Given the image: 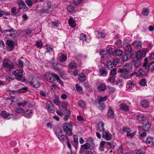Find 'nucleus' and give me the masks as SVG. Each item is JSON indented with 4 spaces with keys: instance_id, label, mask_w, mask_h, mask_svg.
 Masks as SVG:
<instances>
[{
    "instance_id": "f257e3e1",
    "label": "nucleus",
    "mask_w": 154,
    "mask_h": 154,
    "mask_svg": "<svg viewBox=\"0 0 154 154\" xmlns=\"http://www.w3.org/2000/svg\"><path fill=\"white\" fill-rule=\"evenodd\" d=\"M44 78L46 81L51 83H53L55 79H56L61 85H63V82L60 80L58 75L54 73L49 72L45 73Z\"/></svg>"
},
{
    "instance_id": "f03ea898",
    "label": "nucleus",
    "mask_w": 154,
    "mask_h": 154,
    "mask_svg": "<svg viewBox=\"0 0 154 154\" xmlns=\"http://www.w3.org/2000/svg\"><path fill=\"white\" fill-rule=\"evenodd\" d=\"M56 134L58 139L62 141V142H63L66 139L67 140L66 143L68 148L69 149H71V146L69 141L68 138L66 135H64L63 134V131L61 129H57L56 131Z\"/></svg>"
},
{
    "instance_id": "7ed1b4c3",
    "label": "nucleus",
    "mask_w": 154,
    "mask_h": 154,
    "mask_svg": "<svg viewBox=\"0 0 154 154\" xmlns=\"http://www.w3.org/2000/svg\"><path fill=\"white\" fill-rule=\"evenodd\" d=\"M73 127L72 123L67 122L64 123L63 125V131L69 136L72 134V130Z\"/></svg>"
},
{
    "instance_id": "20e7f679",
    "label": "nucleus",
    "mask_w": 154,
    "mask_h": 154,
    "mask_svg": "<svg viewBox=\"0 0 154 154\" xmlns=\"http://www.w3.org/2000/svg\"><path fill=\"white\" fill-rule=\"evenodd\" d=\"M3 66L9 71L14 69L13 63L10 60L4 59L2 64Z\"/></svg>"
},
{
    "instance_id": "39448f33",
    "label": "nucleus",
    "mask_w": 154,
    "mask_h": 154,
    "mask_svg": "<svg viewBox=\"0 0 154 154\" xmlns=\"http://www.w3.org/2000/svg\"><path fill=\"white\" fill-rule=\"evenodd\" d=\"M23 69H21L17 70L14 73V75L16 79L22 82H24L25 80V79H23Z\"/></svg>"
},
{
    "instance_id": "423d86ee",
    "label": "nucleus",
    "mask_w": 154,
    "mask_h": 154,
    "mask_svg": "<svg viewBox=\"0 0 154 154\" xmlns=\"http://www.w3.org/2000/svg\"><path fill=\"white\" fill-rule=\"evenodd\" d=\"M3 32L6 36H10L12 37H16L17 35V32L15 31H14L12 28L10 29L4 30Z\"/></svg>"
},
{
    "instance_id": "0eeeda50",
    "label": "nucleus",
    "mask_w": 154,
    "mask_h": 154,
    "mask_svg": "<svg viewBox=\"0 0 154 154\" xmlns=\"http://www.w3.org/2000/svg\"><path fill=\"white\" fill-rule=\"evenodd\" d=\"M32 77V80L29 83L30 85L35 88L39 87L40 84L38 80L36 78L33 77Z\"/></svg>"
},
{
    "instance_id": "6e6552de",
    "label": "nucleus",
    "mask_w": 154,
    "mask_h": 154,
    "mask_svg": "<svg viewBox=\"0 0 154 154\" xmlns=\"http://www.w3.org/2000/svg\"><path fill=\"white\" fill-rule=\"evenodd\" d=\"M151 126V123L147 120L143 123V129L144 131H149Z\"/></svg>"
},
{
    "instance_id": "1a4fd4ad",
    "label": "nucleus",
    "mask_w": 154,
    "mask_h": 154,
    "mask_svg": "<svg viewBox=\"0 0 154 154\" xmlns=\"http://www.w3.org/2000/svg\"><path fill=\"white\" fill-rule=\"evenodd\" d=\"M46 105L47 109L49 111L52 113H53L55 112L54 105L51 101H48L46 103Z\"/></svg>"
},
{
    "instance_id": "9d476101",
    "label": "nucleus",
    "mask_w": 154,
    "mask_h": 154,
    "mask_svg": "<svg viewBox=\"0 0 154 154\" xmlns=\"http://www.w3.org/2000/svg\"><path fill=\"white\" fill-rule=\"evenodd\" d=\"M145 143L149 146L154 147V141L152 137H148L146 140Z\"/></svg>"
},
{
    "instance_id": "9b49d317",
    "label": "nucleus",
    "mask_w": 154,
    "mask_h": 154,
    "mask_svg": "<svg viewBox=\"0 0 154 154\" xmlns=\"http://www.w3.org/2000/svg\"><path fill=\"white\" fill-rule=\"evenodd\" d=\"M136 119L139 122H145L147 120L146 116L143 114L137 115L136 116Z\"/></svg>"
},
{
    "instance_id": "f8f14e48",
    "label": "nucleus",
    "mask_w": 154,
    "mask_h": 154,
    "mask_svg": "<svg viewBox=\"0 0 154 154\" xmlns=\"http://www.w3.org/2000/svg\"><path fill=\"white\" fill-rule=\"evenodd\" d=\"M97 131L100 132H104L105 129L104 128V124L102 122H100L97 125L96 128Z\"/></svg>"
},
{
    "instance_id": "ddd939ff",
    "label": "nucleus",
    "mask_w": 154,
    "mask_h": 154,
    "mask_svg": "<svg viewBox=\"0 0 154 154\" xmlns=\"http://www.w3.org/2000/svg\"><path fill=\"white\" fill-rule=\"evenodd\" d=\"M106 88V86L105 83H101L97 86V89L100 92L104 91Z\"/></svg>"
},
{
    "instance_id": "4468645a",
    "label": "nucleus",
    "mask_w": 154,
    "mask_h": 154,
    "mask_svg": "<svg viewBox=\"0 0 154 154\" xmlns=\"http://www.w3.org/2000/svg\"><path fill=\"white\" fill-rule=\"evenodd\" d=\"M150 69V70L153 72H154V62H151L149 63L147 65V67H145V69L146 71H148Z\"/></svg>"
},
{
    "instance_id": "2eb2a0df",
    "label": "nucleus",
    "mask_w": 154,
    "mask_h": 154,
    "mask_svg": "<svg viewBox=\"0 0 154 154\" xmlns=\"http://www.w3.org/2000/svg\"><path fill=\"white\" fill-rule=\"evenodd\" d=\"M100 54L101 55V57L104 59H107L109 56V53L106 51H100Z\"/></svg>"
},
{
    "instance_id": "dca6fc26",
    "label": "nucleus",
    "mask_w": 154,
    "mask_h": 154,
    "mask_svg": "<svg viewBox=\"0 0 154 154\" xmlns=\"http://www.w3.org/2000/svg\"><path fill=\"white\" fill-rule=\"evenodd\" d=\"M87 142L90 144H91V148H90L91 150L92 148L94 149L95 146L94 143V140L93 138L92 137H89L87 140Z\"/></svg>"
},
{
    "instance_id": "f3484780",
    "label": "nucleus",
    "mask_w": 154,
    "mask_h": 154,
    "mask_svg": "<svg viewBox=\"0 0 154 154\" xmlns=\"http://www.w3.org/2000/svg\"><path fill=\"white\" fill-rule=\"evenodd\" d=\"M103 138H104L106 140H110L112 139V136L111 134L109 133H108L107 132L103 133V135L102 136Z\"/></svg>"
},
{
    "instance_id": "a211bd4d",
    "label": "nucleus",
    "mask_w": 154,
    "mask_h": 154,
    "mask_svg": "<svg viewBox=\"0 0 154 154\" xmlns=\"http://www.w3.org/2000/svg\"><path fill=\"white\" fill-rule=\"evenodd\" d=\"M95 104L100 109H103L105 107V105L104 102H99L95 101Z\"/></svg>"
},
{
    "instance_id": "6ab92c4d",
    "label": "nucleus",
    "mask_w": 154,
    "mask_h": 154,
    "mask_svg": "<svg viewBox=\"0 0 154 154\" xmlns=\"http://www.w3.org/2000/svg\"><path fill=\"white\" fill-rule=\"evenodd\" d=\"M120 110L124 111H128L129 110L128 107L125 103H122L119 105Z\"/></svg>"
},
{
    "instance_id": "aec40b11",
    "label": "nucleus",
    "mask_w": 154,
    "mask_h": 154,
    "mask_svg": "<svg viewBox=\"0 0 154 154\" xmlns=\"http://www.w3.org/2000/svg\"><path fill=\"white\" fill-rule=\"evenodd\" d=\"M7 44L10 48V51H12L14 48V44L13 42L11 40H8L7 41Z\"/></svg>"
},
{
    "instance_id": "412c9836",
    "label": "nucleus",
    "mask_w": 154,
    "mask_h": 154,
    "mask_svg": "<svg viewBox=\"0 0 154 154\" xmlns=\"http://www.w3.org/2000/svg\"><path fill=\"white\" fill-rule=\"evenodd\" d=\"M132 67V65L130 63H127L124 66L125 69L128 71V73L129 74L131 72Z\"/></svg>"
},
{
    "instance_id": "4be33fe9",
    "label": "nucleus",
    "mask_w": 154,
    "mask_h": 154,
    "mask_svg": "<svg viewBox=\"0 0 154 154\" xmlns=\"http://www.w3.org/2000/svg\"><path fill=\"white\" fill-rule=\"evenodd\" d=\"M108 116L111 119H113L114 118V111L110 107H109V110L108 112Z\"/></svg>"
},
{
    "instance_id": "5701e85b",
    "label": "nucleus",
    "mask_w": 154,
    "mask_h": 154,
    "mask_svg": "<svg viewBox=\"0 0 154 154\" xmlns=\"http://www.w3.org/2000/svg\"><path fill=\"white\" fill-rule=\"evenodd\" d=\"M119 73H121L125 75L126 77H127L129 73H128V71L126 70L125 68H120L118 70Z\"/></svg>"
},
{
    "instance_id": "b1692460",
    "label": "nucleus",
    "mask_w": 154,
    "mask_h": 154,
    "mask_svg": "<svg viewBox=\"0 0 154 154\" xmlns=\"http://www.w3.org/2000/svg\"><path fill=\"white\" fill-rule=\"evenodd\" d=\"M119 73H121L125 75L126 77H127L129 73H128V71L126 70L125 68H120L118 70Z\"/></svg>"
},
{
    "instance_id": "393cba45",
    "label": "nucleus",
    "mask_w": 154,
    "mask_h": 154,
    "mask_svg": "<svg viewBox=\"0 0 154 154\" xmlns=\"http://www.w3.org/2000/svg\"><path fill=\"white\" fill-rule=\"evenodd\" d=\"M107 99V97L106 96H105L104 97H102L101 96H99L98 97V98L97 100V102H103L104 101H106Z\"/></svg>"
},
{
    "instance_id": "a878e982",
    "label": "nucleus",
    "mask_w": 154,
    "mask_h": 154,
    "mask_svg": "<svg viewBox=\"0 0 154 154\" xmlns=\"http://www.w3.org/2000/svg\"><path fill=\"white\" fill-rule=\"evenodd\" d=\"M75 87L77 92L80 94L83 93V89L81 87L77 84H76Z\"/></svg>"
},
{
    "instance_id": "bb28decb",
    "label": "nucleus",
    "mask_w": 154,
    "mask_h": 154,
    "mask_svg": "<svg viewBox=\"0 0 154 154\" xmlns=\"http://www.w3.org/2000/svg\"><path fill=\"white\" fill-rule=\"evenodd\" d=\"M141 105L143 107L146 108L149 106V102L147 100H144L141 102Z\"/></svg>"
},
{
    "instance_id": "cd10ccee",
    "label": "nucleus",
    "mask_w": 154,
    "mask_h": 154,
    "mask_svg": "<svg viewBox=\"0 0 154 154\" xmlns=\"http://www.w3.org/2000/svg\"><path fill=\"white\" fill-rule=\"evenodd\" d=\"M66 111V112H65L64 114L65 116L64 117L63 119L64 120L66 121L68 120V119L70 117V112L69 110V109H67V111Z\"/></svg>"
},
{
    "instance_id": "c85d7f7f",
    "label": "nucleus",
    "mask_w": 154,
    "mask_h": 154,
    "mask_svg": "<svg viewBox=\"0 0 154 154\" xmlns=\"http://www.w3.org/2000/svg\"><path fill=\"white\" fill-rule=\"evenodd\" d=\"M126 54H130L131 52L132 49L131 46L129 45H128L125 47V49Z\"/></svg>"
},
{
    "instance_id": "c756f323",
    "label": "nucleus",
    "mask_w": 154,
    "mask_h": 154,
    "mask_svg": "<svg viewBox=\"0 0 154 154\" xmlns=\"http://www.w3.org/2000/svg\"><path fill=\"white\" fill-rule=\"evenodd\" d=\"M69 25L72 27H74L76 26L74 20L72 18H70L68 20Z\"/></svg>"
},
{
    "instance_id": "7c9ffc66",
    "label": "nucleus",
    "mask_w": 154,
    "mask_h": 154,
    "mask_svg": "<svg viewBox=\"0 0 154 154\" xmlns=\"http://www.w3.org/2000/svg\"><path fill=\"white\" fill-rule=\"evenodd\" d=\"M78 80L80 82H84L85 80V74L83 73L80 74Z\"/></svg>"
},
{
    "instance_id": "2f4dec72",
    "label": "nucleus",
    "mask_w": 154,
    "mask_h": 154,
    "mask_svg": "<svg viewBox=\"0 0 154 154\" xmlns=\"http://www.w3.org/2000/svg\"><path fill=\"white\" fill-rule=\"evenodd\" d=\"M100 72L102 75L105 76L107 74V72L105 67H102L100 69Z\"/></svg>"
},
{
    "instance_id": "473e14b6",
    "label": "nucleus",
    "mask_w": 154,
    "mask_h": 154,
    "mask_svg": "<svg viewBox=\"0 0 154 154\" xmlns=\"http://www.w3.org/2000/svg\"><path fill=\"white\" fill-rule=\"evenodd\" d=\"M131 131V130L130 128L128 127H124L122 130L120 131V133L121 134H123L125 132H127V133H129Z\"/></svg>"
},
{
    "instance_id": "72a5a7b5",
    "label": "nucleus",
    "mask_w": 154,
    "mask_h": 154,
    "mask_svg": "<svg viewBox=\"0 0 154 154\" xmlns=\"http://www.w3.org/2000/svg\"><path fill=\"white\" fill-rule=\"evenodd\" d=\"M133 62L134 64V66L135 67H137L141 65V60H133Z\"/></svg>"
},
{
    "instance_id": "f704fd0d",
    "label": "nucleus",
    "mask_w": 154,
    "mask_h": 154,
    "mask_svg": "<svg viewBox=\"0 0 154 154\" xmlns=\"http://www.w3.org/2000/svg\"><path fill=\"white\" fill-rule=\"evenodd\" d=\"M134 86L133 81L132 80H129L128 82L127 85V87L128 88L131 89Z\"/></svg>"
},
{
    "instance_id": "c9c22d12",
    "label": "nucleus",
    "mask_w": 154,
    "mask_h": 154,
    "mask_svg": "<svg viewBox=\"0 0 154 154\" xmlns=\"http://www.w3.org/2000/svg\"><path fill=\"white\" fill-rule=\"evenodd\" d=\"M86 103L83 100H80L78 103V105L79 106L84 108L86 107Z\"/></svg>"
},
{
    "instance_id": "e433bc0d",
    "label": "nucleus",
    "mask_w": 154,
    "mask_h": 154,
    "mask_svg": "<svg viewBox=\"0 0 154 154\" xmlns=\"http://www.w3.org/2000/svg\"><path fill=\"white\" fill-rule=\"evenodd\" d=\"M67 103L65 101L63 102L62 103V105L60 107V109H65V111H67Z\"/></svg>"
},
{
    "instance_id": "4c0bfd02",
    "label": "nucleus",
    "mask_w": 154,
    "mask_h": 154,
    "mask_svg": "<svg viewBox=\"0 0 154 154\" xmlns=\"http://www.w3.org/2000/svg\"><path fill=\"white\" fill-rule=\"evenodd\" d=\"M95 33L97 35V36L99 38H104L105 37V34L103 32H99L97 31L95 32Z\"/></svg>"
},
{
    "instance_id": "58836bf2",
    "label": "nucleus",
    "mask_w": 154,
    "mask_h": 154,
    "mask_svg": "<svg viewBox=\"0 0 154 154\" xmlns=\"http://www.w3.org/2000/svg\"><path fill=\"white\" fill-rule=\"evenodd\" d=\"M24 112V116L29 118L31 117V114L33 113V112L31 110H30V111L27 110Z\"/></svg>"
},
{
    "instance_id": "ea45409f",
    "label": "nucleus",
    "mask_w": 154,
    "mask_h": 154,
    "mask_svg": "<svg viewBox=\"0 0 154 154\" xmlns=\"http://www.w3.org/2000/svg\"><path fill=\"white\" fill-rule=\"evenodd\" d=\"M67 11L69 13H72L75 11L74 7L72 5H69L67 8Z\"/></svg>"
},
{
    "instance_id": "a19ab883",
    "label": "nucleus",
    "mask_w": 154,
    "mask_h": 154,
    "mask_svg": "<svg viewBox=\"0 0 154 154\" xmlns=\"http://www.w3.org/2000/svg\"><path fill=\"white\" fill-rule=\"evenodd\" d=\"M112 65V62L110 60H109L106 63V67L110 69L113 67Z\"/></svg>"
},
{
    "instance_id": "79ce46f5",
    "label": "nucleus",
    "mask_w": 154,
    "mask_h": 154,
    "mask_svg": "<svg viewBox=\"0 0 154 154\" xmlns=\"http://www.w3.org/2000/svg\"><path fill=\"white\" fill-rule=\"evenodd\" d=\"M133 45L137 46L138 49L141 48L142 44L140 42L135 41L133 42Z\"/></svg>"
},
{
    "instance_id": "37998d69",
    "label": "nucleus",
    "mask_w": 154,
    "mask_h": 154,
    "mask_svg": "<svg viewBox=\"0 0 154 154\" xmlns=\"http://www.w3.org/2000/svg\"><path fill=\"white\" fill-rule=\"evenodd\" d=\"M67 58L66 56L64 54H62L59 57V60L61 62H63L66 61Z\"/></svg>"
},
{
    "instance_id": "c03bdc74",
    "label": "nucleus",
    "mask_w": 154,
    "mask_h": 154,
    "mask_svg": "<svg viewBox=\"0 0 154 154\" xmlns=\"http://www.w3.org/2000/svg\"><path fill=\"white\" fill-rule=\"evenodd\" d=\"M123 51L120 49L115 50V53L116 55L118 56H120L122 55L123 53Z\"/></svg>"
},
{
    "instance_id": "a18cd8bd",
    "label": "nucleus",
    "mask_w": 154,
    "mask_h": 154,
    "mask_svg": "<svg viewBox=\"0 0 154 154\" xmlns=\"http://www.w3.org/2000/svg\"><path fill=\"white\" fill-rule=\"evenodd\" d=\"M83 146L84 149H89L91 146V144H90L88 143H86L83 145H81V147Z\"/></svg>"
},
{
    "instance_id": "49530a36",
    "label": "nucleus",
    "mask_w": 154,
    "mask_h": 154,
    "mask_svg": "<svg viewBox=\"0 0 154 154\" xmlns=\"http://www.w3.org/2000/svg\"><path fill=\"white\" fill-rule=\"evenodd\" d=\"M35 45L38 48H41L43 45V43L41 40H38L36 42Z\"/></svg>"
},
{
    "instance_id": "de8ad7c7",
    "label": "nucleus",
    "mask_w": 154,
    "mask_h": 154,
    "mask_svg": "<svg viewBox=\"0 0 154 154\" xmlns=\"http://www.w3.org/2000/svg\"><path fill=\"white\" fill-rule=\"evenodd\" d=\"M10 14V13L8 12H5L3 11L0 10V17H2L3 15H8Z\"/></svg>"
},
{
    "instance_id": "09e8293b",
    "label": "nucleus",
    "mask_w": 154,
    "mask_h": 154,
    "mask_svg": "<svg viewBox=\"0 0 154 154\" xmlns=\"http://www.w3.org/2000/svg\"><path fill=\"white\" fill-rule=\"evenodd\" d=\"M1 115L5 118H7L9 116V113L5 111H3L1 113Z\"/></svg>"
},
{
    "instance_id": "8fccbe9b",
    "label": "nucleus",
    "mask_w": 154,
    "mask_h": 154,
    "mask_svg": "<svg viewBox=\"0 0 154 154\" xmlns=\"http://www.w3.org/2000/svg\"><path fill=\"white\" fill-rule=\"evenodd\" d=\"M69 67L70 69H75L76 68L75 63L74 62H72L69 64Z\"/></svg>"
},
{
    "instance_id": "3c124183",
    "label": "nucleus",
    "mask_w": 154,
    "mask_h": 154,
    "mask_svg": "<svg viewBox=\"0 0 154 154\" xmlns=\"http://www.w3.org/2000/svg\"><path fill=\"white\" fill-rule=\"evenodd\" d=\"M139 83L140 85L144 86L146 85V81L145 79H143L140 80Z\"/></svg>"
},
{
    "instance_id": "603ef678",
    "label": "nucleus",
    "mask_w": 154,
    "mask_h": 154,
    "mask_svg": "<svg viewBox=\"0 0 154 154\" xmlns=\"http://www.w3.org/2000/svg\"><path fill=\"white\" fill-rule=\"evenodd\" d=\"M143 57L142 55L141 54L140 52L138 51L136 54V58L137 60H140Z\"/></svg>"
},
{
    "instance_id": "864d4df0",
    "label": "nucleus",
    "mask_w": 154,
    "mask_h": 154,
    "mask_svg": "<svg viewBox=\"0 0 154 154\" xmlns=\"http://www.w3.org/2000/svg\"><path fill=\"white\" fill-rule=\"evenodd\" d=\"M86 38V35L85 34L82 33L80 35L79 38L80 40H82L83 41L84 40H85Z\"/></svg>"
},
{
    "instance_id": "5fc2aeb1",
    "label": "nucleus",
    "mask_w": 154,
    "mask_h": 154,
    "mask_svg": "<svg viewBox=\"0 0 154 154\" xmlns=\"http://www.w3.org/2000/svg\"><path fill=\"white\" fill-rule=\"evenodd\" d=\"M53 102L55 104L58 106L60 105L61 104L60 101L57 98L54 99L53 100Z\"/></svg>"
},
{
    "instance_id": "6e6d98bb",
    "label": "nucleus",
    "mask_w": 154,
    "mask_h": 154,
    "mask_svg": "<svg viewBox=\"0 0 154 154\" xmlns=\"http://www.w3.org/2000/svg\"><path fill=\"white\" fill-rule=\"evenodd\" d=\"M16 111L18 113H24L25 111L23 109L21 108H18L16 109Z\"/></svg>"
},
{
    "instance_id": "4d7b16f0",
    "label": "nucleus",
    "mask_w": 154,
    "mask_h": 154,
    "mask_svg": "<svg viewBox=\"0 0 154 154\" xmlns=\"http://www.w3.org/2000/svg\"><path fill=\"white\" fill-rule=\"evenodd\" d=\"M116 68H114L110 72V74L112 76L116 75Z\"/></svg>"
},
{
    "instance_id": "13d9d810",
    "label": "nucleus",
    "mask_w": 154,
    "mask_h": 154,
    "mask_svg": "<svg viewBox=\"0 0 154 154\" xmlns=\"http://www.w3.org/2000/svg\"><path fill=\"white\" fill-rule=\"evenodd\" d=\"M28 88L27 87L25 86L24 87L20 89V91L23 93H25L27 91Z\"/></svg>"
},
{
    "instance_id": "bf43d9fd",
    "label": "nucleus",
    "mask_w": 154,
    "mask_h": 154,
    "mask_svg": "<svg viewBox=\"0 0 154 154\" xmlns=\"http://www.w3.org/2000/svg\"><path fill=\"white\" fill-rule=\"evenodd\" d=\"M123 151V148L122 145H121L117 150V152L118 154H120L121 153H122Z\"/></svg>"
},
{
    "instance_id": "052dcab7",
    "label": "nucleus",
    "mask_w": 154,
    "mask_h": 154,
    "mask_svg": "<svg viewBox=\"0 0 154 154\" xmlns=\"http://www.w3.org/2000/svg\"><path fill=\"white\" fill-rule=\"evenodd\" d=\"M115 51V50L113 48H109L108 51V52L110 54H112L113 53H114Z\"/></svg>"
},
{
    "instance_id": "680f3d73",
    "label": "nucleus",
    "mask_w": 154,
    "mask_h": 154,
    "mask_svg": "<svg viewBox=\"0 0 154 154\" xmlns=\"http://www.w3.org/2000/svg\"><path fill=\"white\" fill-rule=\"evenodd\" d=\"M115 78L113 76H111L108 79V81L112 83H113L114 82Z\"/></svg>"
},
{
    "instance_id": "e2e57ef3",
    "label": "nucleus",
    "mask_w": 154,
    "mask_h": 154,
    "mask_svg": "<svg viewBox=\"0 0 154 154\" xmlns=\"http://www.w3.org/2000/svg\"><path fill=\"white\" fill-rule=\"evenodd\" d=\"M122 82V80L121 79H118L116 81V84L119 86H122L123 85Z\"/></svg>"
},
{
    "instance_id": "0e129e2a",
    "label": "nucleus",
    "mask_w": 154,
    "mask_h": 154,
    "mask_svg": "<svg viewBox=\"0 0 154 154\" xmlns=\"http://www.w3.org/2000/svg\"><path fill=\"white\" fill-rule=\"evenodd\" d=\"M128 57L126 55H123L122 57V60L123 62L126 61L128 60Z\"/></svg>"
},
{
    "instance_id": "69168bd1",
    "label": "nucleus",
    "mask_w": 154,
    "mask_h": 154,
    "mask_svg": "<svg viewBox=\"0 0 154 154\" xmlns=\"http://www.w3.org/2000/svg\"><path fill=\"white\" fill-rule=\"evenodd\" d=\"M32 30H31L29 28L26 29L25 31V32L26 35H29L32 32Z\"/></svg>"
},
{
    "instance_id": "338daca9",
    "label": "nucleus",
    "mask_w": 154,
    "mask_h": 154,
    "mask_svg": "<svg viewBox=\"0 0 154 154\" xmlns=\"http://www.w3.org/2000/svg\"><path fill=\"white\" fill-rule=\"evenodd\" d=\"M149 12V11L148 10L145 9L143 11L142 13L144 16H146L148 15Z\"/></svg>"
},
{
    "instance_id": "774afa93",
    "label": "nucleus",
    "mask_w": 154,
    "mask_h": 154,
    "mask_svg": "<svg viewBox=\"0 0 154 154\" xmlns=\"http://www.w3.org/2000/svg\"><path fill=\"white\" fill-rule=\"evenodd\" d=\"M112 62L113 65L115 66L119 62V60L117 59H114Z\"/></svg>"
}]
</instances>
